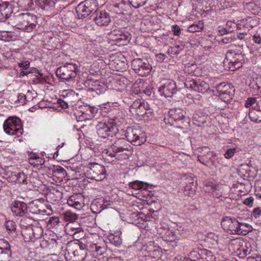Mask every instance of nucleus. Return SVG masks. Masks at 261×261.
<instances>
[{"label": "nucleus", "mask_w": 261, "mask_h": 261, "mask_svg": "<svg viewBox=\"0 0 261 261\" xmlns=\"http://www.w3.org/2000/svg\"><path fill=\"white\" fill-rule=\"evenodd\" d=\"M245 60V54L241 50L229 49L226 52L224 63L225 65L227 64L228 70L234 71L243 66Z\"/></svg>", "instance_id": "f257e3e1"}, {"label": "nucleus", "mask_w": 261, "mask_h": 261, "mask_svg": "<svg viewBox=\"0 0 261 261\" xmlns=\"http://www.w3.org/2000/svg\"><path fill=\"white\" fill-rule=\"evenodd\" d=\"M132 68L141 76H146L151 72V65L147 59L137 58L132 62Z\"/></svg>", "instance_id": "6e6552de"}, {"label": "nucleus", "mask_w": 261, "mask_h": 261, "mask_svg": "<svg viewBox=\"0 0 261 261\" xmlns=\"http://www.w3.org/2000/svg\"><path fill=\"white\" fill-rule=\"evenodd\" d=\"M59 222V218L58 217L53 216L49 218L48 221V224L55 226Z\"/></svg>", "instance_id": "13d9d810"}, {"label": "nucleus", "mask_w": 261, "mask_h": 261, "mask_svg": "<svg viewBox=\"0 0 261 261\" xmlns=\"http://www.w3.org/2000/svg\"><path fill=\"white\" fill-rule=\"evenodd\" d=\"M61 216L65 221H69V223L74 222L78 218V216L76 214L71 212L70 211H67L63 212L61 214Z\"/></svg>", "instance_id": "7c9ffc66"}, {"label": "nucleus", "mask_w": 261, "mask_h": 261, "mask_svg": "<svg viewBox=\"0 0 261 261\" xmlns=\"http://www.w3.org/2000/svg\"><path fill=\"white\" fill-rule=\"evenodd\" d=\"M110 68L114 70L123 72L127 68V64L125 61H121L118 58L112 60L109 63Z\"/></svg>", "instance_id": "4be33fe9"}, {"label": "nucleus", "mask_w": 261, "mask_h": 261, "mask_svg": "<svg viewBox=\"0 0 261 261\" xmlns=\"http://www.w3.org/2000/svg\"><path fill=\"white\" fill-rule=\"evenodd\" d=\"M97 3L96 0H86L81 3L76 8V12L79 19H84L93 12H95Z\"/></svg>", "instance_id": "423d86ee"}, {"label": "nucleus", "mask_w": 261, "mask_h": 261, "mask_svg": "<svg viewBox=\"0 0 261 261\" xmlns=\"http://www.w3.org/2000/svg\"><path fill=\"white\" fill-rule=\"evenodd\" d=\"M142 103L143 102H141L140 99L135 100L130 107V112L134 114L137 111V110L141 106Z\"/></svg>", "instance_id": "79ce46f5"}, {"label": "nucleus", "mask_w": 261, "mask_h": 261, "mask_svg": "<svg viewBox=\"0 0 261 261\" xmlns=\"http://www.w3.org/2000/svg\"><path fill=\"white\" fill-rule=\"evenodd\" d=\"M114 157L117 160H126L128 159L129 155L125 151H123V152L116 153L113 158Z\"/></svg>", "instance_id": "603ef678"}, {"label": "nucleus", "mask_w": 261, "mask_h": 261, "mask_svg": "<svg viewBox=\"0 0 261 261\" xmlns=\"http://www.w3.org/2000/svg\"><path fill=\"white\" fill-rule=\"evenodd\" d=\"M87 255V250L79 246L76 249L69 247L66 248L65 256L68 261H82Z\"/></svg>", "instance_id": "f8f14e48"}, {"label": "nucleus", "mask_w": 261, "mask_h": 261, "mask_svg": "<svg viewBox=\"0 0 261 261\" xmlns=\"http://www.w3.org/2000/svg\"><path fill=\"white\" fill-rule=\"evenodd\" d=\"M74 234H69L70 236H71L73 237V238L74 240H79L80 239H81L84 237V231L82 230V228L80 229V231H76V232H73Z\"/></svg>", "instance_id": "6e6d98bb"}, {"label": "nucleus", "mask_w": 261, "mask_h": 261, "mask_svg": "<svg viewBox=\"0 0 261 261\" xmlns=\"http://www.w3.org/2000/svg\"><path fill=\"white\" fill-rule=\"evenodd\" d=\"M129 187L136 191L147 190L148 184L139 180H135L128 184Z\"/></svg>", "instance_id": "cd10ccee"}, {"label": "nucleus", "mask_w": 261, "mask_h": 261, "mask_svg": "<svg viewBox=\"0 0 261 261\" xmlns=\"http://www.w3.org/2000/svg\"><path fill=\"white\" fill-rule=\"evenodd\" d=\"M220 99L225 102H228L232 99L235 89L230 84L222 82L215 87Z\"/></svg>", "instance_id": "0eeeda50"}, {"label": "nucleus", "mask_w": 261, "mask_h": 261, "mask_svg": "<svg viewBox=\"0 0 261 261\" xmlns=\"http://www.w3.org/2000/svg\"><path fill=\"white\" fill-rule=\"evenodd\" d=\"M55 175L57 174L61 176V177H65L67 175L66 170L62 167L59 166L54 171Z\"/></svg>", "instance_id": "3c124183"}, {"label": "nucleus", "mask_w": 261, "mask_h": 261, "mask_svg": "<svg viewBox=\"0 0 261 261\" xmlns=\"http://www.w3.org/2000/svg\"><path fill=\"white\" fill-rule=\"evenodd\" d=\"M241 224L242 236H245L251 231L252 227L250 225L245 223H241Z\"/></svg>", "instance_id": "49530a36"}, {"label": "nucleus", "mask_w": 261, "mask_h": 261, "mask_svg": "<svg viewBox=\"0 0 261 261\" xmlns=\"http://www.w3.org/2000/svg\"><path fill=\"white\" fill-rule=\"evenodd\" d=\"M185 192H188L187 194L189 196H192L195 194L196 192L195 186H193L192 185H187L185 187Z\"/></svg>", "instance_id": "09e8293b"}, {"label": "nucleus", "mask_w": 261, "mask_h": 261, "mask_svg": "<svg viewBox=\"0 0 261 261\" xmlns=\"http://www.w3.org/2000/svg\"><path fill=\"white\" fill-rule=\"evenodd\" d=\"M154 116V111L150 106L147 103V107L145 108L143 118L146 120H151Z\"/></svg>", "instance_id": "4c0bfd02"}, {"label": "nucleus", "mask_w": 261, "mask_h": 261, "mask_svg": "<svg viewBox=\"0 0 261 261\" xmlns=\"http://www.w3.org/2000/svg\"><path fill=\"white\" fill-rule=\"evenodd\" d=\"M241 149L238 146H234L232 148H228L224 154L225 158L229 159L234 156L236 153L239 152Z\"/></svg>", "instance_id": "e433bc0d"}, {"label": "nucleus", "mask_w": 261, "mask_h": 261, "mask_svg": "<svg viewBox=\"0 0 261 261\" xmlns=\"http://www.w3.org/2000/svg\"><path fill=\"white\" fill-rule=\"evenodd\" d=\"M10 245L4 239H0V261H9L11 255Z\"/></svg>", "instance_id": "f3484780"}, {"label": "nucleus", "mask_w": 261, "mask_h": 261, "mask_svg": "<svg viewBox=\"0 0 261 261\" xmlns=\"http://www.w3.org/2000/svg\"><path fill=\"white\" fill-rule=\"evenodd\" d=\"M128 144L124 138H119L116 140L114 143L108 148L105 149L103 154L106 158L107 156L113 158L116 153L123 152V151H129Z\"/></svg>", "instance_id": "1a4fd4ad"}, {"label": "nucleus", "mask_w": 261, "mask_h": 261, "mask_svg": "<svg viewBox=\"0 0 261 261\" xmlns=\"http://www.w3.org/2000/svg\"><path fill=\"white\" fill-rule=\"evenodd\" d=\"M6 227L7 230L10 231H13L15 230V222L12 221H8L6 222Z\"/></svg>", "instance_id": "bf43d9fd"}, {"label": "nucleus", "mask_w": 261, "mask_h": 261, "mask_svg": "<svg viewBox=\"0 0 261 261\" xmlns=\"http://www.w3.org/2000/svg\"><path fill=\"white\" fill-rule=\"evenodd\" d=\"M247 261H261V256L260 255H256L255 256H249L247 258Z\"/></svg>", "instance_id": "774afa93"}, {"label": "nucleus", "mask_w": 261, "mask_h": 261, "mask_svg": "<svg viewBox=\"0 0 261 261\" xmlns=\"http://www.w3.org/2000/svg\"><path fill=\"white\" fill-rule=\"evenodd\" d=\"M203 22L201 21H198L190 25L188 28V31L192 33L199 32L203 29Z\"/></svg>", "instance_id": "72a5a7b5"}, {"label": "nucleus", "mask_w": 261, "mask_h": 261, "mask_svg": "<svg viewBox=\"0 0 261 261\" xmlns=\"http://www.w3.org/2000/svg\"><path fill=\"white\" fill-rule=\"evenodd\" d=\"M258 18L256 16L248 17L245 19V25L247 28H252L258 25Z\"/></svg>", "instance_id": "f704fd0d"}, {"label": "nucleus", "mask_w": 261, "mask_h": 261, "mask_svg": "<svg viewBox=\"0 0 261 261\" xmlns=\"http://www.w3.org/2000/svg\"><path fill=\"white\" fill-rule=\"evenodd\" d=\"M256 98H254V97H249L246 100V102L245 103V106L246 108H249V107L252 106L255 103H256Z\"/></svg>", "instance_id": "e2e57ef3"}, {"label": "nucleus", "mask_w": 261, "mask_h": 261, "mask_svg": "<svg viewBox=\"0 0 261 261\" xmlns=\"http://www.w3.org/2000/svg\"><path fill=\"white\" fill-rule=\"evenodd\" d=\"M99 203V202L94 200L91 205V208L93 211V212L95 213H99L102 210V206L101 204H99L100 207L99 209H97V203Z\"/></svg>", "instance_id": "8fccbe9b"}, {"label": "nucleus", "mask_w": 261, "mask_h": 261, "mask_svg": "<svg viewBox=\"0 0 261 261\" xmlns=\"http://www.w3.org/2000/svg\"><path fill=\"white\" fill-rule=\"evenodd\" d=\"M19 3L20 7L27 10H33L35 7L33 0H19Z\"/></svg>", "instance_id": "473e14b6"}, {"label": "nucleus", "mask_w": 261, "mask_h": 261, "mask_svg": "<svg viewBox=\"0 0 261 261\" xmlns=\"http://www.w3.org/2000/svg\"><path fill=\"white\" fill-rule=\"evenodd\" d=\"M114 157L117 160H126L128 159L129 155L125 151H123V152L116 153L113 158Z\"/></svg>", "instance_id": "864d4df0"}, {"label": "nucleus", "mask_w": 261, "mask_h": 261, "mask_svg": "<svg viewBox=\"0 0 261 261\" xmlns=\"http://www.w3.org/2000/svg\"><path fill=\"white\" fill-rule=\"evenodd\" d=\"M77 65L71 63H67L58 68L56 70L57 76L63 82L73 81L77 74Z\"/></svg>", "instance_id": "f03ea898"}, {"label": "nucleus", "mask_w": 261, "mask_h": 261, "mask_svg": "<svg viewBox=\"0 0 261 261\" xmlns=\"http://www.w3.org/2000/svg\"><path fill=\"white\" fill-rule=\"evenodd\" d=\"M221 186L219 184H214L213 186L211 187V190L213 191V195L214 197H219L221 196L219 193H217V191H219L220 190Z\"/></svg>", "instance_id": "5fc2aeb1"}, {"label": "nucleus", "mask_w": 261, "mask_h": 261, "mask_svg": "<svg viewBox=\"0 0 261 261\" xmlns=\"http://www.w3.org/2000/svg\"><path fill=\"white\" fill-rule=\"evenodd\" d=\"M38 24L37 17L36 15L29 13V18L27 20L26 32H30L35 30Z\"/></svg>", "instance_id": "bb28decb"}, {"label": "nucleus", "mask_w": 261, "mask_h": 261, "mask_svg": "<svg viewBox=\"0 0 261 261\" xmlns=\"http://www.w3.org/2000/svg\"><path fill=\"white\" fill-rule=\"evenodd\" d=\"M67 204L76 210H80L84 206V198L81 194H75L67 199Z\"/></svg>", "instance_id": "aec40b11"}, {"label": "nucleus", "mask_w": 261, "mask_h": 261, "mask_svg": "<svg viewBox=\"0 0 261 261\" xmlns=\"http://www.w3.org/2000/svg\"><path fill=\"white\" fill-rule=\"evenodd\" d=\"M201 249L194 250L190 252L188 255L189 258L192 261H203L201 256Z\"/></svg>", "instance_id": "c9c22d12"}, {"label": "nucleus", "mask_w": 261, "mask_h": 261, "mask_svg": "<svg viewBox=\"0 0 261 261\" xmlns=\"http://www.w3.org/2000/svg\"><path fill=\"white\" fill-rule=\"evenodd\" d=\"M236 39L240 40H247L250 38V35L246 31H237L236 32Z\"/></svg>", "instance_id": "37998d69"}, {"label": "nucleus", "mask_w": 261, "mask_h": 261, "mask_svg": "<svg viewBox=\"0 0 261 261\" xmlns=\"http://www.w3.org/2000/svg\"><path fill=\"white\" fill-rule=\"evenodd\" d=\"M130 8L129 4L124 2L121 1L119 3H116L113 6V11L118 14H125L127 12Z\"/></svg>", "instance_id": "5701e85b"}, {"label": "nucleus", "mask_w": 261, "mask_h": 261, "mask_svg": "<svg viewBox=\"0 0 261 261\" xmlns=\"http://www.w3.org/2000/svg\"><path fill=\"white\" fill-rule=\"evenodd\" d=\"M82 228L79 224L74 222L69 223L67 224L65 227V231L68 234H74L73 232L76 231H80V229Z\"/></svg>", "instance_id": "c756f323"}, {"label": "nucleus", "mask_w": 261, "mask_h": 261, "mask_svg": "<svg viewBox=\"0 0 261 261\" xmlns=\"http://www.w3.org/2000/svg\"><path fill=\"white\" fill-rule=\"evenodd\" d=\"M96 127L98 134L102 138H106L115 134V127L113 125H109L105 122H99Z\"/></svg>", "instance_id": "dca6fc26"}, {"label": "nucleus", "mask_w": 261, "mask_h": 261, "mask_svg": "<svg viewBox=\"0 0 261 261\" xmlns=\"http://www.w3.org/2000/svg\"><path fill=\"white\" fill-rule=\"evenodd\" d=\"M33 206H35L33 204H29L27 205L23 201L19 200H14L11 204V210L13 215L16 216L23 217L28 214V212L31 213L36 214L40 213V210L36 207L35 211H33Z\"/></svg>", "instance_id": "20e7f679"}, {"label": "nucleus", "mask_w": 261, "mask_h": 261, "mask_svg": "<svg viewBox=\"0 0 261 261\" xmlns=\"http://www.w3.org/2000/svg\"><path fill=\"white\" fill-rule=\"evenodd\" d=\"M147 107V102H143L141 106L139 108L134 114L137 115L138 116H141L143 118V114L145 112V108Z\"/></svg>", "instance_id": "de8ad7c7"}, {"label": "nucleus", "mask_w": 261, "mask_h": 261, "mask_svg": "<svg viewBox=\"0 0 261 261\" xmlns=\"http://www.w3.org/2000/svg\"><path fill=\"white\" fill-rule=\"evenodd\" d=\"M194 117L197 121L202 123L206 121L207 118L206 116H200L197 113L194 115Z\"/></svg>", "instance_id": "338daca9"}, {"label": "nucleus", "mask_w": 261, "mask_h": 261, "mask_svg": "<svg viewBox=\"0 0 261 261\" xmlns=\"http://www.w3.org/2000/svg\"><path fill=\"white\" fill-rule=\"evenodd\" d=\"M29 13H20L15 17L14 22L17 29L26 31Z\"/></svg>", "instance_id": "412c9836"}, {"label": "nucleus", "mask_w": 261, "mask_h": 261, "mask_svg": "<svg viewBox=\"0 0 261 261\" xmlns=\"http://www.w3.org/2000/svg\"><path fill=\"white\" fill-rule=\"evenodd\" d=\"M125 136L127 140L134 145L139 146L146 141L145 134L140 128L128 127Z\"/></svg>", "instance_id": "39448f33"}, {"label": "nucleus", "mask_w": 261, "mask_h": 261, "mask_svg": "<svg viewBox=\"0 0 261 261\" xmlns=\"http://www.w3.org/2000/svg\"><path fill=\"white\" fill-rule=\"evenodd\" d=\"M253 40L254 42L257 44L261 43V33L256 32L253 36Z\"/></svg>", "instance_id": "69168bd1"}, {"label": "nucleus", "mask_w": 261, "mask_h": 261, "mask_svg": "<svg viewBox=\"0 0 261 261\" xmlns=\"http://www.w3.org/2000/svg\"><path fill=\"white\" fill-rule=\"evenodd\" d=\"M106 249L104 246L102 247L100 245H98L94 256H97L98 255H102L104 253L106 252Z\"/></svg>", "instance_id": "680f3d73"}, {"label": "nucleus", "mask_w": 261, "mask_h": 261, "mask_svg": "<svg viewBox=\"0 0 261 261\" xmlns=\"http://www.w3.org/2000/svg\"><path fill=\"white\" fill-rule=\"evenodd\" d=\"M38 7L45 11H49L54 8L55 0H34Z\"/></svg>", "instance_id": "b1692460"}, {"label": "nucleus", "mask_w": 261, "mask_h": 261, "mask_svg": "<svg viewBox=\"0 0 261 261\" xmlns=\"http://www.w3.org/2000/svg\"><path fill=\"white\" fill-rule=\"evenodd\" d=\"M108 239L110 243L115 246H120L122 243V239L120 236L119 232H115L108 236Z\"/></svg>", "instance_id": "c85d7f7f"}, {"label": "nucleus", "mask_w": 261, "mask_h": 261, "mask_svg": "<svg viewBox=\"0 0 261 261\" xmlns=\"http://www.w3.org/2000/svg\"><path fill=\"white\" fill-rule=\"evenodd\" d=\"M97 246H98V244H88L87 246V249H86V250H88L90 252H91L92 253L93 255L94 256V255L95 254V252L96 251V248L97 247Z\"/></svg>", "instance_id": "052dcab7"}, {"label": "nucleus", "mask_w": 261, "mask_h": 261, "mask_svg": "<svg viewBox=\"0 0 261 261\" xmlns=\"http://www.w3.org/2000/svg\"><path fill=\"white\" fill-rule=\"evenodd\" d=\"M158 91L160 95L171 97L177 91L176 84L173 81L168 80L159 87Z\"/></svg>", "instance_id": "4468645a"}, {"label": "nucleus", "mask_w": 261, "mask_h": 261, "mask_svg": "<svg viewBox=\"0 0 261 261\" xmlns=\"http://www.w3.org/2000/svg\"><path fill=\"white\" fill-rule=\"evenodd\" d=\"M106 170L104 166L97 163L92 164L87 171L89 178L101 181L106 177Z\"/></svg>", "instance_id": "9b49d317"}, {"label": "nucleus", "mask_w": 261, "mask_h": 261, "mask_svg": "<svg viewBox=\"0 0 261 261\" xmlns=\"http://www.w3.org/2000/svg\"><path fill=\"white\" fill-rule=\"evenodd\" d=\"M238 225V221L234 218L225 217L221 222L222 228L230 234H233V231Z\"/></svg>", "instance_id": "a211bd4d"}, {"label": "nucleus", "mask_w": 261, "mask_h": 261, "mask_svg": "<svg viewBox=\"0 0 261 261\" xmlns=\"http://www.w3.org/2000/svg\"><path fill=\"white\" fill-rule=\"evenodd\" d=\"M184 85L187 88L201 93L207 92L209 89V85L205 82L200 80H194L191 77L187 78L184 82Z\"/></svg>", "instance_id": "ddd939ff"}, {"label": "nucleus", "mask_w": 261, "mask_h": 261, "mask_svg": "<svg viewBox=\"0 0 261 261\" xmlns=\"http://www.w3.org/2000/svg\"><path fill=\"white\" fill-rule=\"evenodd\" d=\"M3 128L6 134L11 136H19L23 132L20 119L15 116L9 117L4 121Z\"/></svg>", "instance_id": "7ed1b4c3"}, {"label": "nucleus", "mask_w": 261, "mask_h": 261, "mask_svg": "<svg viewBox=\"0 0 261 261\" xmlns=\"http://www.w3.org/2000/svg\"><path fill=\"white\" fill-rule=\"evenodd\" d=\"M235 40H236V37H235V36H231L230 37L226 36L223 37L222 39V40H221V42L223 44H226L233 42Z\"/></svg>", "instance_id": "4d7b16f0"}, {"label": "nucleus", "mask_w": 261, "mask_h": 261, "mask_svg": "<svg viewBox=\"0 0 261 261\" xmlns=\"http://www.w3.org/2000/svg\"><path fill=\"white\" fill-rule=\"evenodd\" d=\"M201 256L203 261H215V257L213 253L206 249H201Z\"/></svg>", "instance_id": "2f4dec72"}, {"label": "nucleus", "mask_w": 261, "mask_h": 261, "mask_svg": "<svg viewBox=\"0 0 261 261\" xmlns=\"http://www.w3.org/2000/svg\"><path fill=\"white\" fill-rule=\"evenodd\" d=\"M252 217H254L255 219H259L261 217V208L257 207L255 208L252 213Z\"/></svg>", "instance_id": "0e129e2a"}, {"label": "nucleus", "mask_w": 261, "mask_h": 261, "mask_svg": "<svg viewBox=\"0 0 261 261\" xmlns=\"http://www.w3.org/2000/svg\"><path fill=\"white\" fill-rule=\"evenodd\" d=\"M186 112L181 108L171 109L169 112V119L172 121V125H173V121L179 124L182 122L185 118Z\"/></svg>", "instance_id": "6ab92c4d"}, {"label": "nucleus", "mask_w": 261, "mask_h": 261, "mask_svg": "<svg viewBox=\"0 0 261 261\" xmlns=\"http://www.w3.org/2000/svg\"><path fill=\"white\" fill-rule=\"evenodd\" d=\"M22 233L24 236H29V239L31 240L35 238L34 236L33 229L32 227L30 226L27 227L24 229H23L22 230Z\"/></svg>", "instance_id": "a18cd8bd"}, {"label": "nucleus", "mask_w": 261, "mask_h": 261, "mask_svg": "<svg viewBox=\"0 0 261 261\" xmlns=\"http://www.w3.org/2000/svg\"><path fill=\"white\" fill-rule=\"evenodd\" d=\"M95 16L93 20L99 26H107L110 23L111 19L110 14L105 10L99 11L96 10Z\"/></svg>", "instance_id": "2eb2a0df"}, {"label": "nucleus", "mask_w": 261, "mask_h": 261, "mask_svg": "<svg viewBox=\"0 0 261 261\" xmlns=\"http://www.w3.org/2000/svg\"><path fill=\"white\" fill-rule=\"evenodd\" d=\"M31 94V92L28 91L27 95H19L18 96V100L22 103H25V101H29L33 100V98L32 97H29V95Z\"/></svg>", "instance_id": "c03bdc74"}, {"label": "nucleus", "mask_w": 261, "mask_h": 261, "mask_svg": "<svg viewBox=\"0 0 261 261\" xmlns=\"http://www.w3.org/2000/svg\"><path fill=\"white\" fill-rule=\"evenodd\" d=\"M197 68V65L196 64L188 63L185 65L184 70L185 72L191 74H193L194 73Z\"/></svg>", "instance_id": "ea45409f"}, {"label": "nucleus", "mask_w": 261, "mask_h": 261, "mask_svg": "<svg viewBox=\"0 0 261 261\" xmlns=\"http://www.w3.org/2000/svg\"><path fill=\"white\" fill-rule=\"evenodd\" d=\"M12 13V6L8 2L0 5V14L1 19H7Z\"/></svg>", "instance_id": "393cba45"}, {"label": "nucleus", "mask_w": 261, "mask_h": 261, "mask_svg": "<svg viewBox=\"0 0 261 261\" xmlns=\"http://www.w3.org/2000/svg\"><path fill=\"white\" fill-rule=\"evenodd\" d=\"M184 48L183 45L175 44L174 46L171 47L168 49V53H170L172 55H178L180 54L181 51Z\"/></svg>", "instance_id": "58836bf2"}, {"label": "nucleus", "mask_w": 261, "mask_h": 261, "mask_svg": "<svg viewBox=\"0 0 261 261\" xmlns=\"http://www.w3.org/2000/svg\"><path fill=\"white\" fill-rule=\"evenodd\" d=\"M111 39L118 46L125 45L131 39V35L123 29H115L110 34Z\"/></svg>", "instance_id": "9d476101"}, {"label": "nucleus", "mask_w": 261, "mask_h": 261, "mask_svg": "<svg viewBox=\"0 0 261 261\" xmlns=\"http://www.w3.org/2000/svg\"><path fill=\"white\" fill-rule=\"evenodd\" d=\"M147 0H128L130 4L135 8H139L146 4Z\"/></svg>", "instance_id": "a19ab883"}, {"label": "nucleus", "mask_w": 261, "mask_h": 261, "mask_svg": "<svg viewBox=\"0 0 261 261\" xmlns=\"http://www.w3.org/2000/svg\"><path fill=\"white\" fill-rule=\"evenodd\" d=\"M98 109L95 107L87 106L85 110L82 112V116L86 119H91L97 113Z\"/></svg>", "instance_id": "a878e982"}]
</instances>
